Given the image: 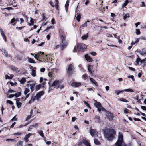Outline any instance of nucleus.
Wrapping results in <instances>:
<instances>
[{"label":"nucleus","instance_id":"nucleus-1","mask_svg":"<svg viewBox=\"0 0 146 146\" xmlns=\"http://www.w3.org/2000/svg\"><path fill=\"white\" fill-rule=\"evenodd\" d=\"M59 36L62 41L61 46V50H62L66 48L68 45V40L66 39L67 33L64 31L62 29H58Z\"/></svg>","mask_w":146,"mask_h":146},{"label":"nucleus","instance_id":"nucleus-2","mask_svg":"<svg viewBox=\"0 0 146 146\" xmlns=\"http://www.w3.org/2000/svg\"><path fill=\"white\" fill-rule=\"evenodd\" d=\"M115 134L114 130L110 129L106 132H104V136L109 141L112 140L114 137V135Z\"/></svg>","mask_w":146,"mask_h":146},{"label":"nucleus","instance_id":"nucleus-3","mask_svg":"<svg viewBox=\"0 0 146 146\" xmlns=\"http://www.w3.org/2000/svg\"><path fill=\"white\" fill-rule=\"evenodd\" d=\"M115 146H127L123 140V136L122 133L119 132L118 140L115 144Z\"/></svg>","mask_w":146,"mask_h":146},{"label":"nucleus","instance_id":"nucleus-4","mask_svg":"<svg viewBox=\"0 0 146 146\" xmlns=\"http://www.w3.org/2000/svg\"><path fill=\"white\" fill-rule=\"evenodd\" d=\"M78 50L81 51H84L86 48V46L83 43H79L77 44Z\"/></svg>","mask_w":146,"mask_h":146},{"label":"nucleus","instance_id":"nucleus-5","mask_svg":"<svg viewBox=\"0 0 146 146\" xmlns=\"http://www.w3.org/2000/svg\"><path fill=\"white\" fill-rule=\"evenodd\" d=\"M44 54V53L40 52V53H38L35 54L34 56V58L35 59L40 61V60H42L43 59V55Z\"/></svg>","mask_w":146,"mask_h":146},{"label":"nucleus","instance_id":"nucleus-6","mask_svg":"<svg viewBox=\"0 0 146 146\" xmlns=\"http://www.w3.org/2000/svg\"><path fill=\"white\" fill-rule=\"evenodd\" d=\"M106 116L110 121H113L114 117L113 115L110 112L108 111L107 113Z\"/></svg>","mask_w":146,"mask_h":146},{"label":"nucleus","instance_id":"nucleus-7","mask_svg":"<svg viewBox=\"0 0 146 146\" xmlns=\"http://www.w3.org/2000/svg\"><path fill=\"white\" fill-rule=\"evenodd\" d=\"M44 94V92L43 91H40L37 93L35 96L36 100L37 101H40V99L41 98V96L43 95Z\"/></svg>","mask_w":146,"mask_h":146},{"label":"nucleus","instance_id":"nucleus-8","mask_svg":"<svg viewBox=\"0 0 146 146\" xmlns=\"http://www.w3.org/2000/svg\"><path fill=\"white\" fill-rule=\"evenodd\" d=\"M74 68L73 65L72 64H70L68 68L67 72L69 75H71L72 73V71Z\"/></svg>","mask_w":146,"mask_h":146},{"label":"nucleus","instance_id":"nucleus-9","mask_svg":"<svg viewBox=\"0 0 146 146\" xmlns=\"http://www.w3.org/2000/svg\"><path fill=\"white\" fill-rule=\"evenodd\" d=\"M90 132L91 136L94 137H95L97 135V131L95 130L91 129L90 130Z\"/></svg>","mask_w":146,"mask_h":146},{"label":"nucleus","instance_id":"nucleus-10","mask_svg":"<svg viewBox=\"0 0 146 146\" xmlns=\"http://www.w3.org/2000/svg\"><path fill=\"white\" fill-rule=\"evenodd\" d=\"M81 85V83L80 82H74L72 83L71 85L73 87H78Z\"/></svg>","mask_w":146,"mask_h":146},{"label":"nucleus","instance_id":"nucleus-11","mask_svg":"<svg viewBox=\"0 0 146 146\" xmlns=\"http://www.w3.org/2000/svg\"><path fill=\"white\" fill-rule=\"evenodd\" d=\"M119 93H121L123 92L124 91L127 92H134V90L131 89L129 88L128 89H124L123 90H119Z\"/></svg>","mask_w":146,"mask_h":146},{"label":"nucleus","instance_id":"nucleus-12","mask_svg":"<svg viewBox=\"0 0 146 146\" xmlns=\"http://www.w3.org/2000/svg\"><path fill=\"white\" fill-rule=\"evenodd\" d=\"M15 1L14 0H9V1L8 5L10 6L12 5L13 7H16L17 6V4H14V2Z\"/></svg>","mask_w":146,"mask_h":146},{"label":"nucleus","instance_id":"nucleus-13","mask_svg":"<svg viewBox=\"0 0 146 146\" xmlns=\"http://www.w3.org/2000/svg\"><path fill=\"white\" fill-rule=\"evenodd\" d=\"M88 71L90 74H92L93 71H92L93 69V66L92 65H89L88 67Z\"/></svg>","mask_w":146,"mask_h":146},{"label":"nucleus","instance_id":"nucleus-14","mask_svg":"<svg viewBox=\"0 0 146 146\" xmlns=\"http://www.w3.org/2000/svg\"><path fill=\"white\" fill-rule=\"evenodd\" d=\"M90 82L93 84H94L95 86H98V83L93 78H90Z\"/></svg>","mask_w":146,"mask_h":146},{"label":"nucleus","instance_id":"nucleus-15","mask_svg":"<svg viewBox=\"0 0 146 146\" xmlns=\"http://www.w3.org/2000/svg\"><path fill=\"white\" fill-rule=\"evenodd\" d=\"M85 58L86 60L89 62H91L92 61V58L90 57L88 54H86L85 55Z\"/></svg>","mask_w":146,"mask_h":146},{"label":"nucleus","instance_id":"nucleus-16","mask_svg":"<svg viewBox=\"0 0 146 146\" xmlns=\"http://www.w3.org/2000/svg\"><path fill=\"white\" fill-rule=\"evenodd\" d=\"M36 68L35 67H34L33 69L31 70L32 72L31 73L32 76L33 77H35L36 76Z\"/></svg>","mask_w":146,"mask_h":146},{"label":"nucleus","instance_id":"nucleus-17","mask_svg":"<svg viewBox=\"0 0 146 146\" xmlns=\"http://www.w3.org/2000/svg\"><path fill=\"white\" fill-rule=\"evenodd\" d=\"M139 52L142 55L146 54V50L144 49H143L139 51Z\"/></svg>","mask_w":146,"mask_h":146},{"label":"nucleus","instance_id":"nucleus-18","mask_svg":"<svg viewBox=\"0 0 146 146\" xmlns=\"http://www.w3.org/2000/svg\"><path fill=\"white\" fill-rule=\"evenodd\" d=\"M30 22L31 23H30L27 22L28 25L29 26H33L34 25V19L31 17H30Z\"/></svg>","mask_w":146,"mask_h":146},{"label":"nucleus","instance_id":"nucleus-19","mask_svg":"<svg viewBox=\"0 0 146 146\" xmlns=\"http://www.w3.org/2000/svg\"><path fill=\"white\" fill-rule=\"evenodd\" d=\"M83 142L86 146H91L90 144L86 139H83Z\"/></svg>","mask_w":146,"mask_h":146},{"label":"nucleus","instance_id":"nucleus-20","mask_svg":"<svg viewBox=\"0 0 146 146\" xmlns=\"http://www.w3.org/2000/svg\"><path fill=\"white\" fill-rule=\"evenodd\" d=\"M36 98V96L33 95L31 96V98L30 100L29 101V103L31 104L32 102H34Z\"/></svg>","mask_w":146,"mask_h":146},{"label":"nucleus","instance_id":"nucleus-21","mask_svg":"<svg viewBox=\"0 0 146 146\" xmlns=\"http://www.w3.org/2000/svg\"><path fill=\"white\" fill-rule=\"evenodd\" d=\"M0 50L3 53V54L4 55L7 57L8 56V53L7 51L5 50V49H0Z\"/></svg>","mask_w":146,"mask_h":146},{"label":"nucleus","instance_id":"nucleus-22","mask_svg":"<svg viewBox=\"0 0 146 146\" xmlns=\"http://www.w3.org/2000/svg\"><path fill=\"white\" fill-rule=\"evenodd\" d=\"M60 82L59 80H56L54 81L53 83L52 84V86H54L58 85L59 83H60Z\"/></svg>","mask_w":146,"mask_h":146},{"label":"nucleus","instance_id":"nucleus-23","mask_svg":"<svg viewBox=\"0 0 146 146\" xmlns=\"http://www.w3.org/2000/svg\"><path fill=\"white\" fill-rule=\"evenodd\" d=\"M95 119L96 120L97 122L98 123L101 122V119L99 116L97 115H96L95 117Z\"/></svg>","mask_w":146,"mask_h":146},{"label":"nucleus","instance_id":"nucleus-24","mask_svg":"<svg viewBox=\"0 0 146 146\" xmlns=\"http://www.w3.org/2000/svg\"><path fill=\"white\" fill-rule=\"evenodd\" d=\"M88 36V34L87 33L83 36L82 37V38L83 40H86L87 39Z\"/></svg>","mask_w":146,"mask_h":146},{"label":"nucleus","instance_id":"nucleus-25","mask_svg":"<svg viewBox=\"0 0 146 146\" xmlns=\"http://www.w3.org/2000/svg\"><path fill=\"white\" fill-rule=\"evenodd\" d=\"M76 15L77 16L76 17V19L78 22H79L80 21V19L81 17V15L80 13H77Z\"/></svg>","mask_w":146,"mask_h":146},{"label":"nucleus","instance_id":"nucleus-26","mask_svg":"<svg viewBox=\"0 0 146 146\" xmlns=\"http://www.w3.org/2000/svg\"><path fill=\"white\" fill-rule=\"evenodd\" d=\"M94 105L97 108L101 106L100 102H97L96 100L95 101V102L94 103Z\"/></svg>","mask_w":146,"mask_h":146},{"label":"nucleus","instance_id":"nucleus-27","mask_svg":"<svg viewBox=\"0 0 146 146\" xmlns=\"http://www.w3.org/2000/svg\"><path fill=\"white\" fill-rule=\"evenodd\" d=\"M39 135L42 137L44 138V136L42 131V130L38 131H37Z\"/></svg>","mask_w":146,"mask_h":146},{"label":"nucleus","instance_id":"nucleus-28","mask_svg":"<svg viewBox=\"0 0 146 146\" xmlns=\"http://www.w3.org/2000/svg\"><path fill=\"white\" fill-rule=\"evenodd\" d=\"M30 89L32 92L34 90V87L35 86V84H30Z\"/></svg>","mask_w":146,"mask_h":146},{"label":"nucleus","instance_id":"nucleus-29","mask_svg":"<svg viewBox=\"0 0 146 146\" xmlns=\"http://www.w3.org/2000/svg\"><path fill=\"white\" fill-rule=\"evenodd\" d=\"M26 80L25 78H22L20 81L21 84H23L26 82Z\"/></svg>","mask_w":146,"mask_h":146},{"label":"nucleus","instance_id":"nucleus-30","mask_svg":"<svg viewBox=\"0 0 146 146\" xmlns=\"http://www.w3.org/2000/svg\"><path fill=\"white\" fill-rule=\"evenodd\" d=\"M28 59L29 62L31 63H35L36 62L32 59L30 58L29 57H28Z\"/></svg>","mask_w":146,"mask_h":146},{"label":"nucleus","instance_id":"nucleus-31","mask_svg":"<svg viewBox=\"0 0 146 146\" xmlns=\"http://www.w3.org/2000/svg\"><path fill=\"white\" fill-rule=\"evenodd\" d=\"M90 21L87 20L85 22V23L82 25V27H86L87 26V23L89 22Z\"/></svg>","mask_w":146,"mask_h":146},{"label":"nucleus","instance_id":"nucleus-32","mask_svg":"<svg viewBox=\"0 0 146 146\" xmlns=\"http://www.w3.org/2000/svg\"><path fill=\"white\" fill-rule=\"evenodd\" d=\"M94 142L95 144L96 145H99L100 144V142L96 139H94Z\"/></svg>","mask_w":146,"mask_h":146},{"label":"nucleus","instance_id":"nucleus-33","mask_svg":"<svg viewBox=\"0 0 146 146\" xmlns=\"http://www.w3.org/2000/svg\"><path fill=\"white\" fill-rule=\"evenodd\" d=\"M129 2V1L128 0H126L122 6V8H123L124 7H125L128 4Z\"/></svg>","mask_w":146,"mask_h":146},{"label":"nucleus","instance_id":"nucleus-34","mask_svg":"<svg viewBox=\"0 0 146 146\" xmlns=\"http://www.w3.org/2000/svg\"><path fill=\"white\" fill-rule=\"evenodd\" d=\"M29 91L30 90L29 89L26 88L24 91V94L25 95H26L29 92Z\"/></svg>","mask_w":146,"mask_h":146},{"label":"nucleus","instance_id":"nucleus-35","mask_svg":"<svg viewBox=\"0 0 146 146\" xmlns=\"http://www.w3.org/2000/svg\"><path fill=\"white\" fill-rule=\"evenodd\" d=\"M130 17L129 14L127 13L125 15L123 16V19L125 20L127 18H129Z\"/></svg>","mask_w":146,"mask_h":146},{"label":"nucleus","instance_id":"nucleus-36","mask_svg":"<svg viewBox=\"0 0 146 146\" xmlns=\"http://www.w3.org/2000/svg\"><path fill=\"white\" fill-rule=\"evenodd\" d=\"M21 95V93L20 92H18L16 93L15 94V96L16 98H17L20 96Z\"/></svg>","mask_w":146,"mask_h":146},{"label":"nucleus","instance_id":"nucleus-37","mask_svg":"<svg viewBox=\"0 0 146 146\" xmlns=\"http://www.w3.org/2000/svg\"><path fill=\"white\" fill-rule=\"evenodd\" d=\"M139 39L140 38H137L135 42L133 41L131 43V44L132 45H134L136 43L138 42L139 41Z\"/></svg>","mask_w":146,"mask_h":146},{"label":"nucleus","instance_id":"nucleus-38","mask_svg":"<svg viewBox=\"0 0 146 146\" xmlns=\"http://www.w3.org/2000/svg\"><path fill=\"white\" fill-rule=\"evenodd\" d=\"M82 78L84 80H86L88 78V76L87 75L85 74L82 76Z\"/></svg>","mask_w":146,"mask_h":146},{"label":"nucleus","instance_id":"nucleus-39","mask_svg":"<svg viewBox=\"0 0 146 146\" xmlns=\"http://www.w3.org/2000/svg\"><path fill=\"white\" fill-rule=\"evenodd\" d=\"M10 76H12V77H10L7 74L5 75V79H12V78L13 76L12 75H10Z\"/></svg>","mask_w":146,"mask_h":146},{"label":"nucleus","instance_id":"nucleus-40","mask_svg":"<svg viewBox=\"0 0 146 146\" xmlns=\"http://www.w3.org/2000/svg\"><path fill=\"white\" fill-rule=\"evenodd\" d=\"M0 31L1 33V35L2 37H4L5 36V35L4 34L3 31L1 28H0Z\"/></svg>","mask_w":146,"mask_h":146},{"label":"nucleus","instance_id":"nucleus-41","mask_svg":"<svg viewBox=\"0 0 146 146\" xmlns=\"http://www.w3.org/2000/svg\"><path fill=\"white\" fill-rule=\"evenodd\" d=\"M54 27L53 26H51L49 27H48L45 29V31H48L49 29L51 28L53 29L54 28Z\"/></svg>","mask_w":146,"mask_h":146},{"label":"nucleus","instance_id":"nucleus-42","mask_svg":"<svg viewBox=\"0 0 146 146\" xmlns=\"http://www.w3.org/2000/svg\"><path fill=\"white\" fill-rule=\"evenodd\" d=\"M16 104L18 108H20L22 105V103L20 102H16Z\"/></svg>","mask_w":146,"mask_h":146},{"label":"nucleus","instance_id":"nucleus-43","mask_svg":"<svg viewBox=\"0 0 146 146\" xmlns=\"http://www.w3.org/2000/svg\"><path fill=\"white\" fill-rule=\"evenodd\" d=\"M41 86V84H39L38 85H37L36 86V91L38 90H39L40 89Z\"/></svg>","mask_w":146,"mask_h":146},{"label":"nucleus","instance_id":"nucleus-44","mask_svg":"<svg viewBox=\"0 0 146 146\" xmlns=\"http://www.w3.org/2000/svg\"><path fill=\"white\" fill-rule=\"evenodd\" d=\"M23 143V141H20L17 143L16 146H22Z\"/></svg>","mask_w":146,"mask_h":146},{"label":"nucleus","instance_id":"nucleus-45","mask_svg":"<svg viewBox=\"0 0 146 146\" xmlns=\"http://www.w3.org/2000/svg\"><path fill=\"white\" fill-rule=\"evenodd\" d=\"M119 100L121 101H122L123 102H128V101L127 100L125 99V98H120L119 99Z\"/></svg>","mask_w":146,"mask_h":146},{"label":"nucleus","instance_id":"nucleus-46","mask_svg":"<svg viewBox=\"0 0 146 146\" xmlns=\"http://www.w3.org/2000/svg\"><path fill=\"white\" fill-rule=\"evenodd\" d=\"M83 102L85 104L86 106H87L89 107L90 108H91V107L90 106L89 104L87 102L85 101H83Z\"/></svg>","mask_w":146,"mask_h":146},{"label":"nucleus","instance_id":"nucleus-47","mask_svg":"<svg viewBox=\"0 0 146 146\" xmlns=\"http://www.w3.org/2000/svg\"><path fill=\"white\" fill-rule=\"evenodd\" d=\"M128 77L129 78H131L133 81H134L135 80L134 79V77L133 75L128 76Z\"/></svg>","mask_w":146,"mask_h":146},{"label":"nucleus","instance_id":"nucleus-48","mask_svg":"<svg viewBox=\"0 0 146 146\" xmlns=\"http://www.w3.org/2000/svg\"><path fill=\"white\" fill-rule=\"evenodd\" d=\"M16 58L18 60H21L23 59L22 57L18 55H17Z\"/></svg>","mask_w":146,"mask_h":146},{"label":"nucleus","instance_id":"nucleus-49","mask_svg":"<svg viewBox=\"0 0 146 146\" xmlns=\"http://www.w3.org/2000/svg\"><path fill=\"white\" fill-rule=\"evenodd\" d=\"M82 1L84 2L85 1V4L86 5H88L89 3V1L88 0H82Z\"/></svg>","mask_w":146,"mask_h":146},{"label":"nucleus","instance_id":"nucleus-50","mask_svg":"<svg viewBox=\"0 0 146 146\" xmlns=\"http://www.w3.org/2000/svg\"><path fill=\"white\" fill-rule=\"evenodd\" d=\"M7 103H9L11 105L13 104V102L9 100H7Z\"/></svg>","mask_w":146,"mask_h":146},{"label":"nucleus","instance_id":"nucleus-51","mask_svg":"<svg viewBox=\"0 0 146 146\" xmlns=\"http://www.w3.org/2000/svg\"><path fill=\"white\" fill-rule=\"evenodd\" d=\"M136 33L138 35H139L141 33L139 30L137 29L136 30Z\"/></svg>","mask_w":146,"mask_h":146},{"label":"nucleus","instance_id":"nucleus-52","mask_svg":"<svg viewBox=\"0 0 146 146\" xmlns=\"http://www.w3.org/2000/svg\"><path fill=\"white\" fill-rule=\"evenodd\" d=\"M141 59L140 58H138L136 60V62L137 64H138L139 63V62L141 61Z\"/></svg>","mask_w":146,"mask_h":146},{"label":"nucleus","instance_id":"nucleus-53","mask_svg":"<svg viewBox=\"0 0 146 146\" xmlns=\"http://www.w3.org/2000/svg\"><path fill=\"white\" fill-rule=\"evenodd\" d=\"M11 69L13 71L16 70L17 69V68H16L13 66H11Z\"/></svg>","mask_w":146,"mask_h":146},{"label":"nucleus","instance_id":"nucleus-54","mask_svg":"<svg viewBox=\"0 0 146 146\" xmlns=\"http://www.w3.org/2000/svg\"><path fill=\"white\" fill-rule=\"evenodd\" d=\"M128 68L130 70H131V71H135V69L133 67H128Z\"/></svg>","mask_w":146,"mask_h":146},{"label":"nucleus","instance_id":"nucleus-55","mask_svg":"<svg viewBox=\"0 0 146 146\" xmlns=\"http://www.w3.org/2000/svg\"><path fill=\"white\" fill-rule=\"evenodd\" d=\"M128 110L127 108H125L124 110V113L125 114H127L128 113Z\"/></svg>","mask_w":146,"mask_h":146},{"label":"nucleus","instance_id":"nucleus-56","mask_svg":"<svg viewBox=\"0 0 146 146\" xmlns=\"http://www.w3.org/2000/svg\"><path fill=\"white\" fill-rule=\"evenodd\" d=\"M15 22V19L14 18H13L11 21L10 23H12Z\"/></svg>","mask_w":146,"mask_h":146},{"label":"nucleus","instance_id":"nucleus-57","mask_svg":"<svg viewBox=\"0 0 146 146\" xmlns=\"http://www.w3.org/2000/svg\"><path fill=\"white\" fill-rule=\"evenodd\" d=\"M69 5V4L67 3H66L65 5V8H66V11H67V9H68V7Z\"/></svg>","mask_w":146,"mask_h":146},{"label":"nucleus","instance_id":"nucleus-58","mask_svg":"<svg viewBox=\"0 0 146 146\" xmlns=\"http://www.w3.org/2000/svg\"><path fill=\"white\" fill-rule=\"evenodd\" d=\"M102 106L98 107V110L99 111H100L102 110Z\"/></svg>","mask_w":146,"mask_h":146},{"label":"nucleus","instance_id":"nucleus-59","mask_svg":"<svg viewBox=\"0 0 146 146\" xmlns=\"http://www.w3.org/2000/svg\"><path fill=\"white\" fill-rule=\"evenodd\" d=\"M31 116L30 115H28L26 118L25 121L28 120L31 118Z\"/></svg>","mask_w":146,"mask_h":146},{"label":"nucleus","instance_id":"nucleus-60","mask_svg":"<svg viewBox=\"0 0 146 146\" xmlns=\"http://www.w3.org/2000/svg\"><path fill=\"white\" fill-rule=\"evenodd\" d=\"M32 120H31L29 121L28 122H27L24 125V126H26L27 125H28L30 124L32 122Z\"/></svg>","mask_w":146,"mask_h":146},{"label":"nucleus","instance_id":"nucleus-61","mask_svg":"<svg viewBox=\"0 0 146 146\" xmlns=\"http://www.w3.org/2000/svg\"><path fill=\"white\" fill-rule=\"evenodd\" d=\"M146 61V59H144L141 61V63H145Z\"/></svg>","mask_w":146,"mask_h":146},{"label":"nucleus","instance_id":"nucleus-62","mask_svg":"<svg viewBox=\"0 0 146 146\" xmlns=\"http://www.w3.org/2000/svg\"><path fill=\"white\" fill-rule=\"evenodd\" d=\"M82 143L84 144V143L83 142V140L81 141L78 144V145L79 146H82Z\"/></svg>","mask_w":146,"mask_h":146},{"label":"nucleus","instance_id":"nucleus-63","mask_svg":"<svg viewBox=\"0 0 146 146\" xmlns=\"http://www.w3.org/2000/svg\"><path fill=\"white\" fill-rule=\"evenodd\" d=\"M141 107L143 110H146V106H142Z\"/></svg>","mask_w":146,"mask_h":146},{"label":"nucleus","instance_id":"nucleus-64","mask_svg":"<svg viewBox=\"0 0 146 146\" xmlns=\"http://www.w3.org/2000/svg\"><path fill=\"white\" fill-rule=\"evenodd\" d=\"M49 4L52 7H54L53 3L51 1H50Z\"/></svg>","mask_w":146,"mask_h":146}]
</instances>
